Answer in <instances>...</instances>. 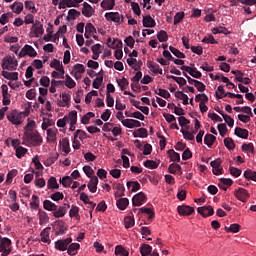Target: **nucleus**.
I'll use <instances>...</instances> for the list:
<instances>
[{"label":"nucleus","instance_id":"2","mask_svg":"<svg viewBox=\"0 0 256 256\" xmlns=\"http://www.w3.org/2000/svg\"><path fill=\"white\" fill-rule=\"evenodd\" d=\"M19 63L17 62V59L12 56H6L2 60V69L7 71H16L17 66Z\"/></svg>","mask_w":256,"mask_h":256},{"label":"nucleus","instance_id":"35","mask_svg":"<svg viewBox=\"0 0 256 256\" xmlns=\"http://www.w3.org/2000/svg\"><path fill=\"white\" fill-rule=\"evenodd\" d=\"M152 251H153V247H151V245H149V244H143L140 247V253H141L142 256L151 255Z\"/></svg>","mask_w":256,"mask_h":256},{"label":"nucleus","instance_id":"64","mask_svg":"<svg viewBox=\"0 0 256 256\" xmlns=\"http://www.w3.org/2000/svg\"><path fill=\"white\" fill-rule=\"evenodd\" d=\"M217 129L221 137H225L227 135V125L226 124H218Z\"/></svg>","mask_w":256,"mask_h":256},{"label":"nucleus","instance_id":"53","mask_svg":"<svg viewBox=\"0 0 256 256\" xmlns=\"http://www.w3.org/2000/svg\"><path fill=\"white\" fill-rule=\"evenodd\" d=\"M168 79H173V81L177 82L180 87L187 85V80H185L183 77L168 76Z\"/></svg>","mask_w":256,"mask_h":256},{"label":"nucleus","instance_id":"45","mask_svg":"<svg viewBox=\"0 0 256 256\" xmlns=\"http://www.w3.org/2000/svg\"><path fill=\"white\" fill-rule=\"evenodd\" d=\"M212 33L214 35H217L219 33H222L223 35H229L231 33L226 27L220 26L212 29Z\"/></svg>","mask_w":256,"mask_h":256},{"label":"nucleus","instance_id":"23","mask_svg":"<svg viewBox=\"0 0 256 256\" xmlns=\"http://www.w3.org/2000/svg\"><path fill=\"white\" fill-rule=\"evenodd\" d=\"M80 248L81 245L79 243H72L68 246L67 253L70 256H75L77 255Z\"/></svg>","mask_w":256,"mask_h":256},{"label":"nucleus","instance_id":"42","mask_svg":"<svg viewBox=\"0 0 256 256\" xmlns=\"http://www.w3.org/2000/svg\"><path fill=\"white\" fill-rule=\"evenodd\" d=\"M60 97H62V103L60 104V107H69L71 95H69L68 93H62Z\"/></svg>","mask_w":256,"mask_h":256},{"label":"nucleus","instance_id":"40","mask_svg":"<svg viewBox=\"0 0 256 256\" xmlns=\"http://www.w3.org/2000/svg\"><path fill=\"white\" fill-rule=\"evenodd\" d=\"M102 72H103V70L98 73V75H100V76L96 77L92 83V87L94 89H99L101 87V83H103V74H101Z\"/></svg>","mask_w":256,"mask_h":256},{"label":"nucleus","instance_id":"54","mask_svg":"<svg viewBox=\"0 0 256 256\" xmlns=\"http://www.w3.org/2000/svg\"><path fill=\"white\" fill-rule=\"evenodd\" d=\"M224 145L226 148L229 149V151H233V149H235V141H233L232 138H225L224 139Z\"/></svg>","mask_w":256,"mask_h":256},{"label":"nucleus","instance_id":"44","mask_svg":"<svg viewBox=\"0 0 256 256\" xmlns=\"http://www.w3.org/2000/svg\"><path fill=\"white\" fill-rule=\"evenodd\" d=\"M35 120H29L28 119V123L27 125L25 126V132L24 133H32V132H35L37 130H35Z\"/></svg>","mask_w":256,"mask_h":256},{"label":"nucleus","instance_id":"22","mask_svg":"<svg viewBox=\"0 0 256 256\" xmlns=\"http://www.w3.org/2000/svg\"><path fill=\"white\" fill-rule=\"evenodd\" d=\"M147 67L148 69H150L152 71V73H154L155 75L159 74V75H163V69H161V66H159V64L155 63V62H148L147 63Z\"/></svg>","mask_w":256,"mask_h":256},{"label":"nucleus","instance_id":"51","mask_svg":"<svg viewBox=\"0 0 256 256\" xmlns=\"http://www.w3.org/2000/svg\"><path fill=\"white\" fill-rule=\"evenodd\" d=\"M157 39H158V41H160V43H165V42L168 41L169 35H167V33L165 32V30H161V31L157 34Z\"/></svg>","mask_w":256,"mask_h":256},{"label":"nucleus","instance_id":"55","mask_svg":"<svg viewBox=\"0 0 256 256\" xmlns=\"http://www.w3.org/2000/svg\"><path fill=\"white\" fill-rule=\"evenodd\" d=\"M60 183L63 185V187H71L73 179L71 178V176H64L63 178H60Z\"/></svg>","mask_w":256,"mask_h":256},{"label":"nucleus","instance_id":"18","mask_svg":"<svg viewBox=\"0 0 256 256\" xmlns=\"http://www.w3.org/2000/svg\"><path fill=\"white\" fill-rule=\"evenodd\" d=\"M97 185H99V178H97V176H93L87 185L90 193H97Z\"/></svg>","mask_w":256,"mask_h":256},{"label":"nucleus","instance_id":"14","mask_svg":"<svg viewBox=\"0 0 256 256\" xmlns=\"http://www.w3.org/2000/svg\"><path fill=\"white\" fill-rule=\"evenodd\" d=\"M70 207L71 206L69 204H63V206H60L59 208L57 206V210L53 212V216L56 219H59L60 217H65Z\"/></svg>","mask_w":256,"mask_h":256},{"label":"nucleus","instance_id":"49","mask_svg":"<svg viewBox=\"0 0 256 256\" xmlns=\"http://www.w3.org/2000/svg\"><path fill=\"white\" fill-rule=\"evenodd\" d=\"M69 217L71 218L75 217L78 220L81 219V216L79 215V207L72 206V208L69 211Z\"/></svg>","mask_w":256,"mask_h":256},{"label":"nucleus","instance_id":"1","mask_svg":"<svg viewBox=\"0 0 256 256\" xmlns=\"http://www.w3.org/2000/svg\"><path fill=\"white\" fill-rule=\"evenodd\" d=\"M22 139V145L27 147H41L43 145V137L39 134V131L24 132Z\"/></svg>","mask_w":256,"mask_h":256},{"label":"nucleus","instance_id":"15","mask_svg":"<svg viewBox=\"0 0 256 256\" xmlns=\"http://www.w3.org/2000/svg\"><path fill=\"white\" fill-rule=\"evenodd\" d=\"M197 211L202 217H211L212 215H215V210H213L212 206L198 207Z\"/></svg>","mask_w":256,"mask_h":256},{"label":"nucleus","instance_id":"21","mask_svg":"<svg viewBox=\"0 0 256 256\" xmlns=\"http://www.w3.org/2000/svg\"><path fill=\"white\" fill-rule=\"evenodd\" d=\"M94 33H97V29H95V26L91 23H87L85 26V39H91V36L94 35Z\"/></svg>","mask_w":256,"mask_h":256},{"label":"nucleus","instance_id":"12","mask_svg":"<svg viewBox=\"0 0 256 256\" xmlns=\"http://www.w3.org/2000/svg\"><path fill=\"white\" fill-rule=\"evenodd\" d=\"M104 17L106 21H113V23L121 25V14L119 12H106Z\"/></svg>","mask_w":256,"mask_h":256},{"label":"nucleus","instance_id":"41","mask_svg":"<svg viewBox=\"0 0 256 256\" xmlns=\"http://www.w3.org/2000/svg\"><path fill=\"white\" fill-rule=\"evenodd\" d=\"M244 177L245 179H247L248 181H256V171H253L251 169H247L244 172Z\"/></svg>","mask_w":256,"mask_h":256},{"label":"nucleus","instance_id":"17","mask_svg":"<svg viewBox=\"0 0 256 256\" xmlns=\"http://www.w3.org/2000/svg\"><path fill=\"white\" fill-rule=\"evenodd\" d=\"M122 125H124V127H127L128 129H135V127H141V123L139 122V120L135 119L122 120Z\"/></svg>","mask_w":256,"mask_h":256},{"label":"nucleus","instance_id":"47","mask_svg":"<svg viewBox=\"0 0 256 256\" xmlns=\"http://www.w3.org/2000/svg\"><path fill=\"white\" fill-rule=\"evenodd\" d=\"M67 121H70V123H72V125H77V110H72L68 114Z\"/></svg>","mask_w":256,"mask_h":256},{"label":"nucleus","instance_id":"50","mask_svg":"<svg viewBox=\"0 0 256 256\" xmlns=\"http://www.w3.org/2000/svg\"><path fill=\"white\" fill-rule=\"evenodd\" d=\"M45 185H46L45 179L39 178V172H36L35 186L39 187V189H43Z\"/></svg>","mask_w":256,"mask_h":256},{"label":"nucleus","instance_id":"46","mask_svg":"<svg viewBox=\"0 0 256 256\" xmlns=\"http://www.w3.org/2000/svg\"><path fill=\"white\" fill-rule=\"evenodd\" d=\"M11 9L14 13H17V15H19V13H21V11H23V3L22 2H14L11 5Z\"/></svg>","mask_w":256,"mask_h":256},{"label":"nucleus","instance_id":"63","mask_svg":"<svg viewBox=\"0 0 256 256\" xmlns=\"http://www.w3.org/2000/svg\"><path fill=\"white\" fill-rule=\"evenodd\" d=\"M30 207L31 209H39V196H32V202H30Z\"/></svg>","mask_w":256,"mask_h":256},{"label":"nucleus","instance_id":"27","mask_svg":"<svg viewBox=\"0 0 256 256\" xmlns=\"http://www.w3.org/2000/svg\"><path fill=\"white\" fill-rule=\"evenodd\" d=\"M116 205L120 211H125L129 206V199L127 198H120L116 201Z\"/></svg>","mask_w":256,"mask_h":256},{"label":"nucleus","instance_id":"3","mask_svg":"<svg viewBox=\"0 0 256 256\" xmlns=\"http://www.w3.org/2000/svg\"><path fill=\"white\" fill-rule=\"evenodd\" d=\"M7 119L12 125H21L23 123V112L12 110L7 114Z\"/></svg>","mask_w":256,"mask_h":256},{"label":"nucleus","instance_id":"37","mask_svg":"<svg viewBox=\"0 0 256 256\" xmlns=\"http://www.w3.org/2000/svg\"><path fill=\"white\" fill-rule=\"evenodd\" d=\"M57 159H59V153H53L50 155V157L45 161L44 165H46V167H51V165H53L55 163V161H57Z\"/></svg>","mask_w":256,"mask_h":256},{"label":"nucleus","instance_id":"7","mask_svg":"<svg viewBox=\"0 0 256 256\" xmlns=\"http://www.w3.org/2000/svg\"><path fill=\"white\" fill-rule=\"evenodd\" d=\"M143 203H147V195L143 192H139L132 198V205L133 207H141Z\"/></svg>","mask_w":256,"mask_h":256},{"label":"nucleus","instance_id":"58","mask_svg":"<svg viewBox=\"0 0 256 256\" xmlns=\"http://www.w3.org/2000/svg\"><path fill=\"white\" fill-rule=\"evenodd\" d=\"M65 85L68 87V89H73L77 83H75V80H73L69 74H66Z\"/></svg>","mask_w":256,"mask_h":256},{"label":"nucleus","instance_id":"4","mask_svg":"<svg viewBox=\"0 0 256 256\" xmlns=\"http://www.w3.org/2000/svg\"><path fill=\"white\" fill-rule=\"evenodd\" d=\"M11 240L9 238H0V253L2 256L11 255Z\"/></svg>","mask_w":256,"mask_h":256},{"label":"nucleus","instance_id":"5","mask_svg":"<svg viewBox=\"0 0 256 256\" xmlns=\"http://www.w3.org/2000/svg\"><path fill=\"white\" fill-rule=\"evenodd\" d=\"M37 57V51L35 50V48H33V46L26 44L21 51L18 54V57Z\"/></svg>","mask_w":256,"mask_h":256},{"label":"nucleus","instance_id":"9","mask_svg":"<svg viewBox=\"0 0 256 256\" xmlns=\"http://www.w3.org/2000/svg\"><path fill=\"white\" fill-rule=\"evenodd\" d=\"M177 211L182 217H189V215H193V213H195V208L189 205H181L177 207Z\"/></svg>","mask_w":256,"mask_h":256},{"label":"nucleus","instance_id":"59","mask_svg":"<svg viewBox=\"0 0 256 256\" xmlns=\"http://www.w3.org/2000/svg\"><path fill=\"white\" fill-rule=\"evenodd\" d=\"M155 94L159 95L160 97H163L164 99H169V97H171V94L169 93V91H167L166 89H161V88L156 90Z\"/></svg>","mask_w":256,"mask_h":256},{"label":"nucleus","instance_id":"19","mask_svg":"<svg viewBox=\"0 0 256 256\" xmlns=\"http://www.w3.org/2000/svg\"><path fill=\"white\" fill-rule=\"evenodd\" d=\"M142 23H143V27H146V28H153L157 25V23L155 22V19H153L151 15L143 16Z\"/></svg>","mask_w":256,"mask_h":256},{"label":"nucleus","instance_id":"36","mask_svg":"<svg viewBox=\"0 0 256 256\" xmlns=\"http://www.w3.org/2000/svg\"><path fill=\"white\" fill-rule=\"evenodd\" d=\"M147 129L146 128H139L136 131L133 132V137L137 138L140 137L142 139H145V137H148Z\"/></svg>","mask_w":256,"mask_h":256},{"label":"nucleus","instance_id":"32","mask_svg":"<svg viewBox=\"0 0 256 256\" xmlns=\"http://www.w3.org/2000/svg\"><path fill=\"white\" fill-rule=\"evenodd\" d=\"M51 231V228H45L41 234H40V237H41V241L43 243H51V239L49 238V232Z\"/></svg>","mask_w":256,"mask_h":256},{"label":"nucleus","instance_id":"33","mask_svg":"<svg viewBox=\"0 0 256 256\" xmlns=\"http://www.w3.org/2000/svg\"><path fill=\"white\" fill-rule=\"evenodd\" d=\"M217 141V137L213 134H206L204 137V143L207 145V147H213V143Z\"/></svg>","mask_w":256,"mask_h":256},{"label":"nucleus","instance_id":"31","mask_svg":"<svg viewBox=\"0 0 256 256\" xmlns=\"http://www.w3.org/2000/svg\"><path fill=\"white\" fill-rule=\"evenodd\" d=\"M139 212L149 215L148 216L149 221H153V219H155V211H153V209H151V208L142 207L139 209Z\"/></svg>","mask_w":256,"mask_h":256},{"label":"nucleus","instance_id":"8","mask_svg":"<svg viewBox=\"0 0 256 256\" xmlns=\"http://www.w3.org/2000/svg\"><path fill=\"white\" fill-rule=\"evenodd\" d=\"M234 196L238 201H241L242 203H247V199H249L250 195L247 189L245 188H238L234 191Z\"/></svg>","mask_w":256,"mask_h":256},{"label":"nucleus","instance_id":"48","mask_svg":"<svg viewBox=\"0 0 256 256\" xmlns=\"http://www.w3.org/2000/svg\"><path fill=\"white\" fill-rule=\"evenodd\" d=\"M115 255L129 256V252L121 245L115 247Z\"/></svg>","mask_w":256,"mask_h":256},{"label":"nucleus","instance_id":"56","mask_svg":"<svg viewBox=\"0 0 256 256\" xmlns=\"http://www.w3.org/2000/svg\"><path fill=\"white\" fill-rule=\"evenodd\" d=\"M124 223L126 229H131L135 225V219L132 216H127L124 218Z\"/></svg>","mask_w":256,"mask_h":256},{"label":"nucleus","instance_id":"26","mask_svg":"<svg viewBox=\"0 0 256 256\" xmlns=\"http://www.w3.org/2000/svg\"><path fill=\"white\" fill-rule=\"evenodd\" d=\"M126 187H127V189L131 188L132 193H137V191H139V189H141V184L138 181H128L126 183Z\"/></svg>","mask_w":256,"mask_h":256},{"label":"nucleus","instance_id":"16","mask_svg":"<svg viewBox=\"0 0 256 256\" xmlns=\"http://www.w3.org/2000/svg\"><path fill=\"white\" fill-rule=\"evenodd\" d=\"M93 13H95V9H93L91 4L84 2L83 8H82V15H84V17H87L89 19V17H93Z\"/></svg>","mask_w":256,"mask_h":256},{"label":"nucleus","instance_id":"29","mask_svg":"<svg viewBox=\"0 0 256 256\" xmlns=\"http://www.w3.org/2000/svg\"><path fill=\"white\" fill-rule=\"evenodd\" d=\"M43 208L46 211H53V213H55V211H57V205L55 203L51 202V200H44Z\"/></svg>","mask_w":256,"mask_h":256},{"label":"nucleus","instance_id":"30","mask_svg":"<svg viewBox=\"0 0 256 256\" xmlns=\"http://www.w3.org/2000/svg\"><path fill=\"white\" fill-rule=\"evenodd\" d=\"M100 7H102V9L111 11L113 7H115V0H103L100 4Z\"/></svg>","mask_w":256,"mask_h":256},{"label":"nucleus","instance_id":"61","mask_svg":"<svg viewBox=\"0 0 256 256\" xmlns=\"http://www.w3.org/2000/svg\"><path fill=\"white\" fill-rule=\"evenodd\" d=\"M144 167H146L147 169H157V167H159V163L153 160H146L144 162Z\"/></svg>","mask_w":256,"mask_h":256},{"label":"nucleus","instance_id":"28","mask_svg":"<svg viewBox=\"0 0 256 256\" xmlns=\"http://www.w3.org/2000/svg\"><path fill=\"white\" fill-rule=\"evenodd\" d=\"M38 217L40 225H47V223H49V216L47 215V212L39 210Z\"/></svg>","mask_w":256,"mask_h":256},{"label":"nucleus","instance_id":"13","mask_svg":"<svg viewBox=\"0 0 256 256\" xmlns=\"http://www.w3.org/2000/svg\"><path fill=\"white\" fill-rule=\"evenodd\" d=\"M112 187L116 191L114 193L116 199H119V197H125V186L123 184L115 182Z\"/></svg>","mask_w":256,"mask_h":256},{"label":"nucleus","instance_id":"57","mask_svg":"<svg viewBox=\"0 0 256 256\" xmlns=\"http://www.w3.org/2000/svg\"><path fill=\"white\" fill-rule=\"evenodd\" d=\"M202 43H207V44H210V45H217V42L215 40V37H213V35L209 34L208 36H205L203 39H202Z\"/></svg>","mask_w":256,"mask_h":256},{"label":"nucleus","instance_id":"20","mask_svg":"<svg viewBox=\"0 0 256 256\" xmlns=\"http://www.w3.org/2000/svg\"><path fill=\"white\" fill-rule=\"evenodd\" d=\"M234 135H236V137H240V139H249V130L236 127L234 130Z\"/></svg>","mask_w":256,"mask_h":256},{"label":"nucleus","instance_id":"6","mask_svg":"<svg viewBox=\"0 0 256 256\" xmlns=\"http://www.w3.org/2000/svg\"><path fill=\"white\" fill-rule=\"evenodd\" d=\"M73 241V238L69 237L66 239H62V240H57L55 242V249H57L58 251H67L69 245H71Z\"/></svg>","mask_w":256,"mask_h":256},{"label":"nucleus","instance_id":"39","mask_svg":"<svg viewBox=\"0 0 256 256\" xmlns=\"http://www.w3.org/2000/svg\"><path fill=\"white\" fill-rule=\"evenodd\" d=\"M167 154L169 155L171 161H176L177 163H179V161H181V155H179V153L175 152V150L170 149L167 151Z\"/></svg>","mask_w":256,"mask_h":256},{"label":"nucleus","instance_id":"34","mask_svg":"<svg viewBox=\"0 0 256 256\" xmlns=\"http://www.w3.org/2000/svg\"><path fill=\"white\" fill-rule=\"evenodd\" d=\"M47 141H50V143L57 141V130L51 128L47 130Z\"/></svg>","mask_w":256,"mask_h":256},{"label":"nucleus","instance_id":"11","mask_svg":"<svg viewBox=\"0 0 256 256\" xmlns=\"http://www.w3.org/2000/svg\"><path fill=\"white\" fill-rule=\"evenodd\" d=\"M31 33H34L35 37H39V35H43L45 33V29L43 28L41 21H35L31 27Z\"/></svg>","mask_w":256,"mask_h":256},{"label":"nucleus","instance_id":"24","mask_svg":"<svg viewBox=\"0 0 256 256\" xmlns=\"http://www.w3.org/2000/svg\"><path fill=\"white\" fill-rule=\"evenodd\" d=\"M168 171L172 175H175V173H179V175H183V170L181 168V165L176 164V163L170 164L168 167Z\"/></svg>","mask_w":256,"mask_h":256},{"label":"nucleus","instance_id":"43","mask_svg":"<svg viewBox=\"0 0 256 256\" xmlns=\"http://www.w3.org/2000/svg\"><path fill=\"white\" fill-rule=\"evenodd\" d=\"M27 148L23 146H19L18 148L15 149L16 152V157L17 159H21L22 157H25L27 155Z\"/></svg>","mask_w":256,"mask_h":256},{"label":"nucleus","instance_id":"25","mask_svg":"<svg viewBox=\"0 0 256 256\" xmlns=\"http://www.w3.org/2000/svg\"><path fill=\"white\" fill-rule=\"evenodd\" d=\"M60 145L62 147V151L66 155H69V153H71V147L69 146V138H62L60 140Z\"/></svg>","mask_w":256,"mask_h":256},{"label":"nucleus","instance_id":"52","mask_svg":"<svg viewBox=\"0 0 256 256\" xmlns=\"http://www.w3.org/2000/svg\"><path fill=\"white\" fill-rule=\"evenodd\" d=\"M169 50L171 51L172 54L175 55V57H177L178 59H185V54L183 52H180L179 49L170 46Z\"/></svg>","mask_w":256,"mask_h":256},{"label":"nucleus","instance_id":"62","mask_svg":"<svg viewBox=\"0 0 256 256\" xmlns=\"http://www.w3.org/2000/svg\"><path fill=\"white\" fill-rule=\"evenodd\" d=\"M225 89L223 85L218 86L217 91L215 92L216 99H223L225 97Z\"/></svg>","mask_w":256,"mask_h":256},{"label":"nucleus","instance_id":"60","mask_svg":"<svg viewBox=\"0 0 256 256\" xmlns=\"http://www.w3.org/2000/svg\"><path fill=\"white\" fill-rule=\"evenodd\" d=\"M110 49H123V41L120 39H114L112 45H109Z\"/></svg>","mask_w":256,"mask_h":256},{"label":"nucleus","instance_id":"38","mask_svg":"<svg viewBox=\"0 0 256 256\" xmlns=\"http://www.w3.org/2000/svg\"><path fill=\"white\" fill-rule=\"evenodd\" d=\"M47 189H59V183H57V178L50 177L47 182Z\"/></svg>","mask_w":256,"mask_h":256},{"label":"nucleus","instance_id":"10","mask_svg":"<svg viewBox=\"0 0 256 256\" xmlns=\"http://www.w3.org/2000/svg\"><path fill=\"white\" fill-rule=\"evenodd\" d=\"M50 67L60 73V79H65V68H63V64L61 63V61H59L58 59H54L50 63Z\"/></svg>","mask_w":256,"mask_h":256}]
</instances>
